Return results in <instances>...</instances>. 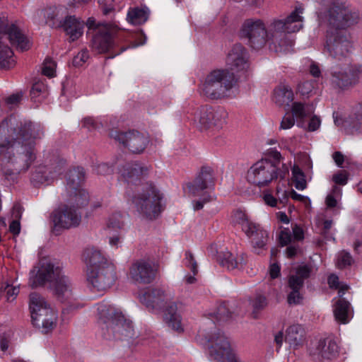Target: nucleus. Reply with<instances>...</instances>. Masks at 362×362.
<instances>
[{
    "instance_id": "obj_1",
    "label": "nucleus",
    "mask_w": 362,
    "mask_h": 362,
    "mask_svg": "<svg viewBox=\"0 0 362 362\" xmlns=\"http://www.w3.org/2000/svg\"><path fill=\"white\" fill-rule=\"evenodd\" d=\"M42 132L30 122L10 117L0 124V170L5 175L26 170L35 158V139Z\"/></svg>"
},
{
    "instance_id": "obj_2",
    "label": "nucleus",
    "mask_w": 362,
    "mask_h": 362,
    "mask_svg": "<svg viewBox=\"0 0 362 362\" xmlns=\"http://www.w3.org/2000/svg\"><path fill=\"white\" fill-rule=\"evenodd\" d=\"M358 13L345 2L334 3L328 11L329 28L325 49L329 56L340 60L351 47L346 29L356 23Z\"/></svg>"
},
{
    "instance_id": "obj_3",
    "label": "nucleus",
    "mask_w": 362,
    "mask_h": 362,
    "mask_svg": "<svg viewBox=\"0 0 362 362\" xmlns=\"http://www.w3.org/2000/svg\"><path fill=\"white\" fill-rule=\"evenodd\" d=\"M102 334L107 339H123L134 335L132 322L127 320L122 312L107 303L98 306Z\"/></svg>"
},
{
    "instance_id": "obj_4",
    "label": "nucleus",
    "mask_w": 362,
    "mask_h": 362,
    "mask_svg": "<svg viewBox=\"0 0 362 362\" xmlns=\"http://www.w3.org/2000/svg\"><path fill=\"white\" fill-rule=\"evenodd\" d=\"M8 43L16 47L21 52L28 50L30 44L29 40L14 25H9L8 19L0 16V68L9 69L15 61L13 58V51Z\"/></svg>"
},
{
    "instance_id": "obj_5",
    "label": "nucleus",
    "mask_w": 362,
    "mask_h": 362,
    "mask_svg": "<svg viewBox=\"0 0 362 362\" xmlns=\"http://www.w3.org/2000/svg\"><path fill=\"white\" fill-rule=\"evenodd\" d=\"M197 340L207 346L210 355L219 362L226 361L235 354L228 338L221 332L214 322L207 320L200 327Z\"/></svg>"
},
{
    "instance_id": "obj_6",
    "label": "nucleus",
    "mask_w": 362,
    "mask_h": 362,
    "mask_svg": "<svg viewBox=\"0 0 362 362\" xmlns=\"http://www.w3.org/2000/svg\"><path fill=\"white\" fill-rule=\"evenodd\" d=\"M88 281L97 291H105L115 281V272L100 251L92 250L87 255Z\"/></svg>"
},
{
    "instance_id": "obj_7",
    "label": "nucleus",
    "mask_w": 362,
    "mask_h": 362,
    "mask_svg": "<svg viewBox=\"0 0 362 362\" xmlns=\"http://www.w3.org/2000/svg\"><path fill=\"white\" fill-rule=\"evenodd\" d=\"M235 84L233 74L225 69H216L206 76L202 92L211 99L231 97L236 93Z\"/></svg>"
},
{
    "instance_id": "obj_8",
    "label": "nucleus",
    "mask_w": 362,
    "mask_h": 362,
    "mask_svg": "<svg viewBox=\"0 0 362 362\" xmlns=\"http://www.w3.org/2000/svg\"><path fill=\"white\" fill-rule=\"evenodd\" d=\"M163 194L153 185H147L142 191L134 197L137 211L145 218L153 220L161 213Z\"/></svg>"
},
{
    "instance_id": "obj_9",
    "label": "nucleus",
    "mask_w": 362,
    "mask_h": 362,
    "mask_svg": "<svg viewBox=\"0 0 362 362\" xmlns=\"http://www.w3.org/2000/svg\"><path fill=\"white\" fill-rule=\"evenodd\" d=\"M63 271L61 262L49 257L41 258L29 274V286L34 288L52 283Z\"/></svg>"
},
{
    "instance_id": "obj_10",
    "label": "nucleus",
    "mask_w": 362,
    "mask_h": 362,
    "mask_svg": "<svg viewBox=\"0 0 362 362\" xmlns=\"http://www.w3.org/2000/svg\"><path fill=\"white\" fill-rule=\"evenodd\" d=\"M246 177L249 182L259 187L267 186L277 177L276 165L267 158L261 159L250 168Z\"/></svg>"
},
{
    "instance_id": "obj_11",
    "label": "nucleus",
    "mask_w": 362,
    "mask_h": 362,
    "mask_svg": "<svg viewBox=\"0 0 362 362\" xmlns=\"http://www.w3.org/2000/svg\"><path fill=\"white\" fill-rule=\"evenodd\" d=\"M241 36L246 38L252 47L259 48L267 43L271 31H267L262 21L248 19L243 24Z\"/></svg>"
},
{
    "instance_id": "obj_12",
    "label": "nucleus",
    "mask_w": 362,
    "mask_h": 362,
    "mask_svg": "<svg viewBox=\"0 0 362 362\" xmlns=\"http://www.w3.org/2000/svg\"><path fill=\"white\" fill-rule=\"evenodd\" d=\"M227 112L223 109L214 110L202 107L194 113V124L200 130H206L213 127L220 128L226 122Z\"/></svg>"
},
{
    "instance_id": "obj_13",
    "label": "nucleus",
    "mask_w": 362,
    "mask_h": 362,
    "mask_svg": "<svg viewBox=\"0 0 362 362\" xmlns=\"http://www.w3.org/2000/svg\"><path fill=\"white\" fill-rule=\"evenodd\" d=\"M158 266L150 259L134 262L129 270V278L137 284H149L156 277Z\"/></svg>"
},
{
    "instance_id": "obj_14",
    "label": "nucleus",
    "mask_w": 362,
    "mask_h": 362,
    "mask_svg": "<svg viewBox=\"0 0 362 362\" xmlns=\"http://www.w3.org/2000/svg\"><path fill=\"white\" fill-rule=\"evenodd\" d=\"M111 136L134 153H140L149 142L148 137L137 131L114 132Z\"/></svg>"
},
{
    "instance_id": "obj_15",
    "label": "nucleus",
    "mask_w": 362,
    "mask_h": 362,
    "mask_svg": "<svg viewBox=\"0 0 362 362\" xmlns=\"http://www.w3.org/2000/svg\"><path fill=\"white\" fill-rule=\"evenodd\" d=\"M303 8L297 6L285 20H274L270 24L272 32L291 33L299 31L303 28Z\"/></svg>"
},
{
    "instance_id": "obj_16",
    "label": "nucleus",
    "mask_w": 362,
    "mask_h": 362,
    "mask_svg": "<svg viewBox=\"0 0 362 362\" xmlns=\"http://www.w3.org/2000/svg\"><path fill=\"white\" fill-rule=\"evenodd\" d=\"M214 182V170L210 167H203L200 173L192 182L187 185L186 189L189 196L204 195L203 192H208Z\"/></svg>"
},
{
    "instance_id": "obj_17",
    "label": "nucleus",
    "mask_w": 362,
    "mask_h": 362,
    "mask_svg": "<svg viewBox=\"0 0 362 362\" xmlns=\"http://www.w3.org/2000/svg\"><path fill=\"white\" fill-rule=\"evenodd\" d=\"M226 64L236 74H242L247 71L249 68L248 54L244 47L235 45L228 54Z\"/></svg>"
},
{
    "instance_id": "obj_18",
    "label": "nucleus",
    "mask_w": 362,
    "mask_h": 362,
    "mask_svg": "<svg viewBox=\"0 0 362 362\" xmlns=\"http://www.w3.org/2000/svg\"><path fill=\"white\" fill-rule=\"evenodd\" d=\"M115 28L111 25H103L98 28L92 40V49L98 53H105L114 45L113 35Z\"/></svg>"
},
{
    "instance_id": "obj_19",
    "label": "nucleus",
    "mask_w": 362,
    "mask_h": 362,
    "mask_svg": "<svg viewBox=\"0 0 362 362\" xmlns=\"http://www.w3.org/2000/svg\"><path fill=\"white\" fill-rule=\"evenodd\" d=\"M52 220L56 228L68 229L79 225L81 215L72 206H66L54 214Z\"/></svg>"
},
{
    "instance_id": "obj_20",
    "label": "nucleus",
    "mask_w": 362,
    "mask_h": 362,
    "mask_svg": "<svg viewBox=\"0 0 362 362\" xmlns=\"http://www.w3.org/2000/svg\"><path fill=\"white\" fill-rule=\"evenodd\" d=\"M32 322L42 332L52 330L57 324V314L51 305L31 315Z\"/></svg>"
},
{
    "instance_id": "obj_21",
    "label": "nucleus",
    "mask_w": 362,
    "mask_h": 362,
    "mask_svg": "<svg viewBox=\"0 0 362 362\" xmlns=\"http://www.w3.org/2000/svg\"><path fill=\"white\" fill-rule=\"evenodd\" d=\"M169 300L170 296L162 288L149 289L140 296V300L143 304L155 310H161L168 305Z\"/></svg>"
},
{
    "instance_id": "obj_22",
    "label": "nucleus",
    "mask_w": 362,
    "mask_h": 362,
    "mask_svg": "<svg viewBox=\"0 0 362 362\" xmlns=\"http://www.w3.org/2000/svg\"><path fill=\"white\" fill-rule=\"evenodd\" d=\"M338 351L337 343L331 339H320L310 350V354L316 361L330 359Z\"/></svg>"
},
{
    "instance_id": "obj_23",
    "label": "nucleus",
    "mask_w": 362,
    "mask_h": 362,
    "mask_svg": "<svg viewBox=\"0 0 362 362\" xmlns=\"http://www.w3.org/2000/svg\"><path fill=\"white\" fill-rule=\"evenodd\" d=\"M268 38L267 44L271 51L280 54H286L293 50L294 41L286 33L272 32Z\"/></svg>"
},
{
    "instance_id": "obj_24",
    "label": "nucleus",
    "mask_w": 362,
    "mask_h": 362,
    "mask_svg": "<svg viewBox=\"0 0 362 362\" xmlns=\"http://www.w3.org/2000/svg\"><path fill=\"white\" fill-rule=\"evenodd\" d=\"M356 81V73L349 66V64H346L344 69L335 67L332 74V81L340 88H344Z\"/></svg>"
},
{
    "instance_id": "obj_25",
    "label": "nucleus",
    "mask_w": 362,
    "mask_h": 362,
    "mask_svg": "<svg viewBox=\"0 0 362 362\" xmlns=\"http://www.w3.org/2000/svg\"><path fill=\"white\" fill-rule=\"evenodd\" d=\"M62 26L71 41L76 40L83 35V22L75 16L66 17Z\"/></svg>"
},
{
    "instance_id": "obj_26",
    "label": "nucleus",
    "mask_w": 362,
    "mask_h": 362,
    "mask_svg": "<svg viewBox=\"0 0 362 362\" xmlns=\"http://www.w3.org/2000/svg\"><path fill=\"white\" fill-rule=\"evenodd\" d=\"M333 313L335 320L341 324L348 323L353 317L349 302L342 298L338 299L334 303Z\"/></svg>"
},
{
    "instance_id": "obj_27",
    "label": "nucleus",
    "mask_w": 362,
    "mask_h": 362,
    "mask_svg": "<svg viewBox=\"0 0 362 362\" xmlns=\"http://www.w3.org/2000/svg\"><path fill=\"white\" fill-rule=\"evenodd\" d=\"M51 284L54 287L56 294L62 299H68L72 294V284L68 276L63 272Z\"/></svg>"
},
{
    "instance_id": "obj_28",
    "label": "nucleus",
    "mask_w": 362,
    "mask_h": 362,
    "mask_svg": "<svg viewBox=\"0 0 362 362\" xmlns=\"http://www.w3.org/2000/svg\"><path fill=\"white\" fill-rule=\"evenodd\" d=\"M293 97L292 89L287 85H279L274 90V101L279 106H288Z\"/></svg>"
},
{
    "instance_id": "obj_29",
    "label": "nucleus",
    "mask_w": 362,
    "mask_h": 362,
    "mask_svg": "<svg viewBox=\"0 0 362 362\" xmlns=\"http://www.w3.org/2000/svg\"><path fill=\"white\" fill-rule=\"evenodd\" d=\"M284 339L291 347L296 348L300 346L303 341V327L299 325L289 326L286 330Z\"/></svg>"
},
{
    "instance_id": "obj_30",
    "label": "nucleus",
    "mask_w": 362,
    "mask_h": 362,
    "mask_svg": "<svg viewBox=\"0 0 362 362\" xmlns=\"http://www.w3.org/2000/svg\"><path fill=\"white\" fill-rule=\"evenodd\" d=\"M165 320L169 327L177 332L182 331L181 317L177 312V305L174 303H170L167 307L165 313Z\"/></svg>"
},
{
    "instance_id": "obj_31",
    "label": "nucleus",
    "mask_w": 362,
    "mask_h": 362,
    "mask_svg": "<svg viewBox=\"0 0 362 362\" xmlns=\"http://www.w3.org/2000/svg\"><path fill=\"white\" fill-rule=\"evenodd\" d=\"M310 269L307 266L299 267L295 274L288 278V286L291 290H300L303 285L304 280L309 277Z\"/></svg>"
},
{
    "instance_id": "obj_32",
    "label": "nucleus",
    "mask_w": 362,
    "mask_h": 362,
    "mask_svg": "<svg viewBox=\"0 0 362 362\" xmlns=\"http://www.w3.org/2000/svg\"><path fill=\"white\" fill-rule=\"evenodd\" d=\"M148 171L146 166L139 163L132 164L124 170L122 175L128 182H134L145 176Z\"/></svg>"
},
{
    "instance_id": "obj_33",
    "label": "nucleus",
    "mask_w": 362,
    "mask_h": 362,
    "mask_svg": "<svg viewBox=\"0 0 362 362\" xmlns=\"http://www.w3.org/2000/svg\"><path fill=\"white\" fill-rule=\"evenodd\" d=\"M252 228L249 230L248 233H245L251 239L255 247L262 248L266 245L268 236L267 232L255 224H254Z\"/></svg>"
},
{
    "instance_id": "obj_34",
    "label": "nucleus",
    "mask_w": 362,
    "mask_h": 362,
    "mask_svg": "<svg viewBox=\"0 0 362 362\" xmlns=\"http://www.w3.org/2000/svg\"><path fill=\"white\" fill-rule=\"evenodd\" d=\"M127 221V217L120 213L112 214L107 223V230L110 232H124Z\"/></svg>"
},
{
    "instance_id": "obj_35",
    "label": "nucleus",
    "mask_w": 362,
    "mask_h": 362,
    "mask_svg": "<svg viewBox=\"0 0 362 362\" xmlns=\"http://www.w3.org/2000/svg\"><path fill=\"white\" fill-rule=\"evenodd\" d=\"M70 203L76 204L78 208L86 206L89 201L88 193L81 187H75V189H69Z\"/></svg>"
},
{
    "instance_id": "obj_36",
    "label": "nucleus",
    "mask_w": 362,
    "mask_h": 362,
    "mask_svg": "<svg viewBox=\"0 0 362 362\" xmlns=\"http://www.w3.org/2000/svg\"><path fill=\"white\" fill-rule=\"evenodd\" d=\"M148 16L147 9L136 7L129 10L127 19L132 25H140L147 21Z\"/></svg>"
},
{
    "instance_id": "obj_37",
    "label": "nucleus",
    "mask_w": 362,
    "mask_h": 362,
    "mask_svg": "<svg viewBox=\"0 0 362 362\" xmlns=\"http://www.w3.org/2000/svg\"><path fill=\"white\" fill-rule=\"evenodd\" d=\"M86 177L84 169L81 167H77L70 170L67 178V185L69 189H75L80 187Z\"/></svg>"
},
{
    "instance_id": "obj_38",
    "label": "nucleus",
    "mask_w": 362,
    "mask_h": 362,
    "mask_svg": "<svg viewBox=\"0 0 362 362\" xmlns=\"http://www.w3.org/2000/svg\"><path fill=\"white\" fill-rule=\"evenodd\" d=\"M291 110L292 116L300 120L298 125L303 127V124L302 120L308 117L313 112V108L308 105H305L300 103H294L292 105Z\"/></svg>"
},
{
    "instance_id": "obj_39",
    "label": "nucleus",
    "mask_w": 362,
    "mask_h": 362,
    "mask_svg": "<svg viewBox=\"0 0 362 362\" xmlns=\"http://www.w3.org/2000/svg\"><path fill=\"white\" fill-rule=\"evenodd\" d=\"M221 264L229 270L234 269L241 267L243 264V258L241 257L238 259L229 251H224L219 256Z\"/></svg>"
},
{
    "instance_id": "obj_40",
    "label": "nucleus",
    "mask_w": 362,
    "mask_h": 362,
    "mask_svg": "<svg viewBox=\"0 0 362 362\" xmlns=\"http://www.w3.org/2000/svg\"><path fill=\"white\" fill-rule=\"evenodd\" d=\"M49 305L50 304L40 294L32 293L30 295L29 308L31 315L44 309V307L47 308Z\"/></svg>"
},
{
    "instance_id": "obj_41",
    "label": "nucleus",
    "mask_w": 362,
    "mask_h": 362,
    "mask_svg": "<svg viewBox=\"0 0 362 362\" xmlns=\"http://www.w3.org/2000/svg\"><path fill=\"white\" fill-rule=\"evenodd\" d=\"M233 221L239 225L244 233H248L249 230L253 228L254 223L248 220L247 215L240 210H237L233 215Z\"/></svg>"
},
{
    "instance_id": "obj_42",
    "label": "nucleus",
    "mask_w": 362,
    "mask_h": 362,
    "mask_svg": "<svg viewBox=\"0 0 362 362\" xmlns=\"http://www.w3.org/2000/svg\"><path fill=\"white\" fill-rule=\"evenodd\" d=\"M292 180L295 187L298 190H303L307 187L305 175L298 165H294L291 169Z\"/></svg>"
},
{
    "instance_id": "obj_43",
    "label": "nucleus",
    "mask_w": 362,
    "mask_h": 362,
    "mask_svg": "<svg viewBox=\"0 0 362 362\" xmlns=\"http://www.w3.org/2000/svg\"><path fill=\"white\" fill-rule=\"evenodd\" d=\"M185 264L186 267H189L193 273V276L186 275L185 276V282L189 284L195 283L196 279L194 276L198 272L197 264L194 259L192 254L189 252H187L185 253Z\"/></svg>"
},
{
    "instance_id": "obj_44",
    "label": "nucleus",
    "mask_w": 362,
    "mask_h": 362,
    "mask_svg": "<svg viewBox=\"0 0 362 362\" xmlns=\"http://www.w3.org/2000/svg\"><path fill=\"white\" fill-rule=\"evenodd\" d=\"M328 284L330 288L338 289L339 297H342L345 292L348 291L349 286L344 283H341L339 277L335 274H331L328 278Z\"/></svg>"
},
{
    "instance_id": "obj_45",
    "label": "nucleus",
    "mask_w": 362,
    "mask_h": 362,
    "mask_svg": "<svg viewBox=\"0 0 362 362\" xmlns=\"http://www.w3.org/2000/svg\"><path fill=\"white\" fill-rule=\"evenodd\" d=\"M253 308L252 315L255 318L258 317V313L267 306V299L264 296L257 295L251 302Z\"/></svg>"
},
{
    "instance_id": "obj_46",
    "label": "nucleus",
    "mask_w": 362,
    "mask_h": 362,
    "mask_svg": "<svg viewBox=\"0 0 362 362\" xmlns=\"http://www.w3.org/2000/svg\"><path fill=\"white\" fill-rule=\"evenodd\" d=\"M353 262L351 255L346 251H341L337 255L336 266L339 269H344L351 266Z\"/></svg>"
},
{
    "instance_id": "obj_47",
    "label": "nucleus",
    "mask_w": 362,
    "mask_h": 362,
    "mask_svg": "<svg viewBox=\"0 0 362 362\" xmlns=\"http://www.w3.org/2000/svg\"><path fill=\"white\" fill-rule=\"evenodd\" d=\"M124 238V232H110L109 231L108 243L111 247L117 249L123 243Z\"/></svg>"
},
{
    "instance_id": "obj_48",
    "label": "nucleus",
    "mask_w": 362,
    "mask_h": 362,
    "mask_svg": "<svg viewBox=\"0 0 362 362\" xmlns=\"http://www.w3.org/2000/svg\"><path fill=\"white\" fill-rule=\"evenodd\" d=\"M57 64L54 61L47 57L45 59L42 65V74L47 77L55 76Z\"/></svg>"
},
{
    "instance_id": "obj_49",
    "label": "nucleus",
    "mask_w": 362,
    "mask_h": 362,
    "mask_svg": "<svg viewBox=\"0 0 362 362\" xmlns=\"http://www.w3.org/2000/svg\"><path fill=\"white\" fill-rule=\"evenodd\" d=\"M89 54L86 49L79 52L73 59L72 63L74 66H82L88 59Z\"/></svg>"
},
{
    "instance_id": "obj_50",
    "label": "nucleus",
    "mask_w": 362,
    "mask_h": 362,
    "mask_svg": "<svg viewBox=\"0 0 362 362\" xmlns=\"http://www.w3.org/2000/svg\"><path fill=\"white\" fill-rule=\"evenodd\" d=\"M265 155L267 157V159H268L269 160H270V159L273 160L272 161L271 160V162L272 163L275 164L276 168H277V165L281 163V161L283 159L280 152L274 148L268 149Z\"/></svg>"
},
{
    "instance_id": "obj_51",
    "label": "nucleus",
    "mask_w": 362,
    "mask_h": 362,
    "mask_svg": "<svg viewBox=\"0 0 362 362\" xmlns=\"http://www.w3.org/2000/svg\"><path fill=\"white\" fill-rule=\"evenodd\" d=\"M279 239L281 246L290 244L293 240L291 232L288 228H284L281 230Z\"/></svg>"
},
{
    "instance_id": "obj_52",
    "label": "nucleus",
    "mask_w": 362,
    "mask_h": 362,
    "mask_svg": "<svg viewBox=\"0 0 362 362\" xmlns=\"http://www.w3.org/2000/svg\"><path fill=\"white\" fill-rule=\"evenodd\" d=\"M81 125L90 131L96 129L102 126L100 122H98L95 119L90 117H85L81 121Z\"/></svg>"
},
{
    "instance_id": "obj_53",
    "label": "nucleus",
    "mask_w": 362,
    "mask_h": 362,
    "mask_svg": "<svg viewBox=\"0 0 362 362\" xmlns=\"http://www.w3.org/2000/svg\"><path fill=\"white\" fill-rule=\"evenodd\" d=\"M231 317V313L225 305H221L216 313V318L219 321H226Z\"/></svg>"
},
{
    "instance_id": "obj_54",
    "label": "nucleus",
    "mask_w": 362,
    "mask_h": 362,
    "mask_svg": "<svg viewBox=\"0 0 362 362\" xmlns=\"http://www.w3.org/2000/svg\"><path fill=\"white\" fill-rule=\"evenodd\" d=\"M295 119L292 115L286 113L282 118L279 129L287 130L293 127Z\"/></svg>"
},
{
    "instance_id": "obj_55",
    "label": "nucleus",
    "mask_w": 362,
    "mask_h": 362,
    "mask_svg": "<svg viewBox=\"0 0 362 362\" xmlns=\"http://www.w3.org/2000/svg\"><path fill=\"white\" fill-rule=\"evenodd\" d=\"M349 180V173L345 170H341L333 175L332 180L334 183L340 185H345Z\"/></svg>"
},
{
    "instance_id": "obj_56",
    "label": "nucleus",
    "mask_w": 362,
    "mask_h": 362,
    "mask_svg": "<svg viewBox=\"0 0 362 362\" xmlns=\"http://www.w3.org/2000/svg\"><path fill=\"white\" fill-rule=\"evenodd\" d=\"M300 290H292L288 295L287 302L289 305H298L301 303L303 296L299 292Z\"/></svg>"
},
{
    "instance_id": "obj_57",
    "label": "nucleus",
    "mask_w": 362,
    "mask_h": 362,
    "mask_svg": "<svg viewBox=\"0 0 362 362\" xmlns=\"http://www.w3.org/2000/svg\"><path fill=\"white\" fill-rule=\"evenodd\" d=\"M313 83L310 81H303L298 83L297 90L303 95H308L313 89Z\"/></svg>"
},
{
    "instance_id": "obj_58",
    "label": "nucleus",
    "mask_w": 362,
    "mask_h": 362,
    "mask_svg": "<svg viewBox=\"0 0 362 362\" xmlns=\"http://www.w3.org/2000/svg\"><path fill=\"white\" fill-rule=\"evenodd\" d=\"M46 87L42 83H35L31 89L30 95L32 98H36L40 94H44L46 91Z\"/></svg>"
},
{
    "instance_id": "obj_59",
    "label": "nucleus",
    "mask_w": 362,
    "mask_h": 362,
    "mask_svg": "<svg viewBox=\"0 0 362 362\" xmlns=\"http://www.w3.org/2000/svg\"><path fill=\"white\" fill-rule=\"evenodd\" d=\"M204 195H199L201 197L200 200L196 201L194 203V209L195 210H199L202 209L204 203L209 202L212 200L213 197L209 192H203Z\"/></svg>"
},
{
    "instance_id": "obj_60",
    "label": "nucleus",
    "mask_w": 362,
    "mask_h": 362,
    "mask_svg": "<svg viewBox=\"0 0 362 362\" xmlns=\"http://www.w3.org/2000/svg\"><path fill=\"white\" fill-rule=\"evenodd\" d=\"M19 287L18 286H7L5 288L6 298L8 301H13L19 293Z\"/></svg>"
},
{
    "instance_id": "obj_61",
    "label": "nucleus",
    "mask_w": 362,
    "mask_h": 362,
    "mask_svg": "<svg viewBox=\"0 0 362 362\" xmlns=\"http://www.w3.org/2000/svg\"><path fill=\"white\" fill-rule=\"evenodd\" d=\"M113 2L114 0H98V3L102 7L105 14H107L114 9Z\"/></svg>"
},
{
    "instance_id": "obj_62",
    "label": "nucleus",
    "mask_w": 362,
    "mask_h": 362,
    "mask_svg": "<svg viewBox=\"0 0 362 362\" xmlns=\"http://www.w3.org/2000/svg\"><path fill=\"white\" fill-rule=\"evenodd\" d=\"M293 238L294 240L300 241L304 238V232L301 227L298 225H295L292 228Z\"/></svg>"
},
{
    "instance_id": "obj_63",
    "label": "nucleus",
    "mask_w": 362,
    "mask_h": 362,
    "mask_svg": "<svg viewBox=\"0 0 362 362\" xmlns=\"http://www.w3.org/2000/svg\"><path fill=\"white\" fill-rule=\"evenodd\" d=\"M21 98V94H13L6 99V103L8 105H9L10 108H13L14 106L17 105L19 103Z\"/></svg>"
},
{
    "instance_id": "obj_64",
    "label": "nucleus",
    "mask_w": 362,
    "mask_h": 362,
    "mask_svg": "<svg viewBox=\"0 0 362 362\" xmlns=\"http://www.w3.org/2000/svg\"><path fill=\"white\" fill-rule=\"evenodd\" d=\"M321 122L320 119L314 116L310 119V121L308 124V130L310 132H313L317 130L319 127L320 126Z\"/></svg>"
}]
</instances>
